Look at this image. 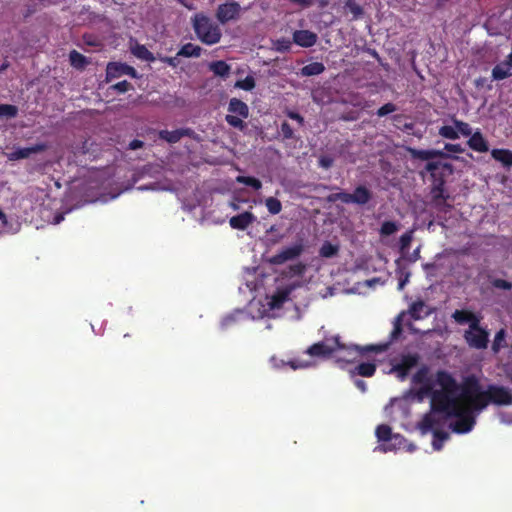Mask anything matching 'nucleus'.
Returning <instances> with one entry per match:
<instances>
[{"label":"nucleus","instance_id":"obj_51","mask_svg":"<svg viewBox=\"0 0 512 512\" xmlns=\"http://www.w3.org/2000/svg\"><path fill=\"white\" fill-rule=\"evenodd\" d=\"M292 3L299 5L303 8L310 7L314 0H290Z\"/></svg>","mask_w":512,"mask_h":512},{"label":"nucleus","instance_id":"obj_38","mask_svg":"<svg viewBox=\"0 0 512 512\" xmlns=\"http://www.w3.org/2000/svg\"><path fill=\"white\" fill-rule=\"evenodd\" d=\"M236 181L238 183H242L248 186L253 187L255 190H259L262 187L261 182L253 177H247V176H238L236 178Z\"/></svg>","mask_w":512,"mask_h":512},{"label":"nucleus","instance_id":"obj_13","mask_svg":"<svg viewBox=\"0 0 512 512\" xmlns=\"http://www.w3.org/2000/svg\"><path fill=\"white\" fill-rule=\"evenodd\" d=\"M452 317L459 324H468L469 327H473L480 323V317L476 314L466 310H456Z\"/></svg>","mask_w":512,"mask_h":512},{"label":"nucleus","instance_id":"obj_35","mask_svg":"<svg viewBox=\"0 0 512 512\" xmlns=\"http://www.w3.org/2000/svg\"><path fill=\"white\" fill-rule=\"evenodd\" d=\"M265 205H266L268 211L274 215L280 213L282 210L281 202L274 197H268L265 200Z\"/></svg>","mask_w":512,"mask_h":512},{"label":"nucleus","instance_id":"obj_10","mask_svg":"<svg viewBox=\"0 0 512 512\" xmlns=\"http://www.w3.org/2000/svg\"><path fill=\"white\" fill-rule=\"evenodd\" d=\"M317 39V35L309 30H297L293 33V41L301 47H311Z\"/></svg>","mask_w":512,"mask_h":512},{"label":"nucleus","instance_id":"obj_43","mask_svg":"<svg viewBox=\"0 0 512 512\" xmlns=\"http://www.w3.org/2000/svg\"><path fill=\"white\" fill-rule=\"evenodd\" d=\"M131 88H132L131 84L129 82H127L126 80L118 82V83L114 84L113 86H111V89L116 90L119 93H124Z\"/></svg>","mask_w":512,"mask_h":512},{"label":"nucleus","instance_id":"obj_49","mask_svg":"<svg viewBox=\"0 0 512 512\" xmlns=\"http://www.w3.org/2000/svg\"><path fill=\"white\" fill-rule=\"evenodd\" d=\"M338 198H339L340 201H342L344 203H353V201H352V194H350V193L339 192L338 193Z\"/></svg>","mask_w":512,"mask_h":512},{"label":"nucleus","instance_id":"obj_52","mask_svg":"<svg viewBox=\"0 0 512 512\" xmlns=\"http://www.w3.org/2000/svg\"><path fill=\"white\" fill-rule=\"evenodd\" d=\"M445 149L450 152L459 153L462 151L460 145L458 144H446Z\"/></svg>","mask_w":512,"mask_h":512},{"label":"nucleus","instance_id":"obj_63","mask_svg":"<svg viewBox=\"0 0 512 512\" xmlns=\"http://www.w3.org/2000/svg\"><path fill=\"white\" fill-rule=\"evenodd\" d=\"M505 62L509 63V66L512 68V52L508 55V57L505 60Z\"/></svg>","mask_w":512,"mask_h":512},{"label":"nucleus","instance_id":"obj_60","mask_svg":"<svg viewBox=\"0 0 512 512\" xmlns=\"http://www.w3.org/2000/svg\"><path fill=\"white\" fill-rule=\"evenodd\" d=\"M0 221L2 222L3 225H6V223H7L6 215L1 210H0Z\"/></svg>","mask_w":512,"mask_h":512},{"label":"nucleus","instance_id":"obj_37","mask_svg":"<svg viewBox=\"0 0 512 512\" xmlns=\"http://www.w3.org/2000/svg\"><path fill=\"white\" fill-rule=\"evenodd\" d=\"M505 337H506V333H505L504 329H501L496 333L493 344H492V349L495 353H497L500 350V348L504 346Z\"/></svg>","mask_w":512,"mask_h":512},{"label":"nucleus","instance_id":"obj_7","mask_svg":"<svg viewBox=\"0 0 512 512\" xmlns=\"http://www.w3.org/2000/svg\"><path fill=\"white\" fill-rule=\"evenodd\" d=\"M122 75H129L133 78L138 77L137 71L132 66H129L127 64L112 62L107 65V68H106L107 80H112V79L118 78Z\"/></svg>","mask_w":512,"mask_h":512},{"label":"nucleus","instance_id":"obj_39","mask_svg":"<svg viewBox=\"0 0 512 512\" xmlns=\"http://www.w3.org/2000/svg\"><path fill=\"white\" fill-rule=\"evenodd\" d=\"M454 125L459 132V135L461 134L465 137H468L472 134V128L468 123L454 119Z\"/></svg>","mask_w":512,"mask_h":512},{"label":"nucleus","instance_id":"obj_40","mask_svg":"<svg viewBox=\"0 0 512 512\" xmlns=\"http://www.w3.org/2000/svg\"><path fill=\"white\" fill-rule=\"evenodd\" d=\"M235 87L250 91L255 87V80L252 76H247L245 79L237 81Z\"/></svg>","mask_w":512,"mask_h":512},{"label":"nucleus","instance_id":"obj_2","mask_svg":"<svg viewBox=\"0 0 512 512\" xmlns=\"http://www.w3.org/2000/svg\"><path fill=\"white\" fill-rule=\"evenodd\" d=\"M194 32L198 39L206 45H214L221 39L222 32L217 23L204 13H196L191 18Z\"/></svg>","mask_w":512,"mask_h":512},{"label":"nucleus","instance_id":"obj_57","mask_svg":"<svg viewBox=\"0 0 512 512\" xmlns=\"http://www.w3.org/2000/svg\"><path fill=\"white\" fill-rule=\"evenodd\" d=\"M327 200H328L329 202H335V201L339 200V198H338V193H336V194H332V195H329V196H328V198H327Z\"/></svg>","mask_w":512,"mask_h":512},{"label":"nucleus","instance_id":"obj_33","mask_svg":"<svg viewBox=\"0 0 512 512\" xmlns=\"http://www.w3.org/2000/svg\"><path fill=\"white\" fill-rule=\"evenodd\" d=\"M69 59H70L71 65L78 69L83 68L87 64L86 58L82 54H80L79 52H77L75 50H73L70 53Z\"/></svg>","mask_w":512,"mask_h":512},{"label":"nucleus","instance_id":"obj_1","mask_svg":"<svg viewBox=\"0 0 512 512\" xmlns=\"http://www.w3.org/2000/svg\"><path fill=\"white\" fill-rule=\"evenodd\" d=\"M387 345L382 346H365L346 345L340 341L339 336L326 338L316 343L306 350V354L311 358H328L333 357L338 362H352L365 352L383 351Z\"/></svg>","mask_w":512,"mask_h":512},{"label":"nucleus","instance_id":"obj_30","mask_svg":"<svg viewBox=\"0 0 512 512\" xmlns=\"http://www.w3.org/2000/svg\"><path fill=\"white\" fill-rule=\"evenodd\" d=\"M18 114V108L15 105L0 104V120L12 119Z\"/></svg>","mask_w":512,"mask_h":512},{"label":"nucleus","instance_id":"obj_9","mask_svg":"<svg viewBox=\"0 0 512 512\" xmlns=\"http://www.w3.org/2000/svg\"><path fill=\"white\" fill-rule=\"evenodd\" d=\"M45 149V144H35L30 147L17 148L14 151L10 152L7 156L9 160L16 161L20 159H26L30 157L32 154L40 153Z\"/></svg>","mask_w":512,"mask_h":512},{"label":"nucleus","instance_id":"obj_31","mask_svg":"<svg viewBox=\"0 0 512 512\" xmlns=\"http://www.w3.org/2000/svg\"><path fill=\"white\" fill-rule=\"evenodd\" d=\"M400 228V225L397 222L393 221H385L381 225L380 228V235L381 236H390L394 233H396Z\"/></svg>","mask_w":512,"mask_h":512},{"label":"nucleus","instance_id":"obj_23","mask_svg":"<svg viewBox=\"0 0 512 512\" xmlns=\"http://www.w3.org/2000/svg\"><path fill=\"white\" fill-rule=\"evenodd\" d=\"M376 366L371 362H364L356 365L353 370H350L352 374H357L363 377H370L375 373Z\"/></svg>","mask_w":512,"mask_h":512},{"label":"nucleus","instance_id":"obj_54","mask_svg":"<svg viewBox=\"0 0 512 512\" xmlns=\"http://www.w3.org/2000/svg\"><path fill=\"white\" fill-rule=\"evenodd\" d=\"M289 118L298 121L300 124L303 123V118L298 113L295 112H289L288 113Z\"/></svg>","mask_w":512,"mask_h":512},{"label":"nucleus","instance_id":"obj_20","mask_svg":"<svg viewBox=\"0 0 512 512\" xmlns=\"http://www.w3.org/2000/svg\"><path fill=\"white\" fill-rule=\"evenodd\" d=\"M131 53L140 60L152 62L155 60L153 54L141 44H134L131 46Z\"/></svg>","mask_w":512,"mask_h":512},{"label":"nucleus","instance_id":"obj_4","mask_svg":"<svg viewBox=\"0 0 512 512\" xmlns=\"http://www.w3.org/2000/svg\"><path fill=\"white\" fill-rule=\"evenodd\" d=\"M413 382L414 384H456L451 375L445 371H438L435 383H433L430 370L425 365L419 367L413 375Z\"/></svg>","mask_w":512,"mask_h":512},{"label":"nucleus","instance_id":"obj_55","mask_svg":"<svg viewBox=\"0 0 512 512\" xmlns=\"http://www.w3.org/2000/svg\"><path fill=\"white\" fill-rule=\"evenodd\" d=\"M398 322H399V318L397 319V321L395 323L394 330L392 332V337L393 338H396L400 334V332H401V327H400V324Z\"/></svg>","mask_w":512,"mask_h":512},{"label":"nucleus","instance_id":"obj_6","mask_svg":"<svg viewBox=\"0 0 512 512\" xmlns=\"http://www.w3.org/2000/svg\"><path fill=\"white\" fill-rule=\"evenodd\" d=\"M241 7L236 2H229L219 5L216 12L217 20L225 24L229 21L236 20L240 16Z\"/></svg>","mask_w":512,"mask_h":512},{"label":"nucleus","instance_id":"obj_56","mask_svg":"<svg viewBox=\"0 0 512 512\" xmlns=\"http://www.w3.org/2000/svg\"><path fill=\"white\" fill-rule=\"evenodd\" d=\"M292 269H293L294 274H302V272L305 269V266L302 264H297Z\"/></svg>","mask_w":512,"mask_h":512},{"label":"nucleus","instance_id":"obj_34","mask_svg":"<svg viewBox=\"0 0 512 512\" xmlns=\"http://www.w3.org/2000/svg\"><path fill=\"white\" fill-rule=\"evenodd\" d=\"M413 233H414V230H410V231L404 233L400 237L399 245H400V251L402 253H406L409 250L411 242L413 240Z\"/></svg>","mask_w":512,"mask_h":512},{"label":"nucleus","instance_id":"obj_3","mask_svg":"<svg viewBox=\"0 0 512 512\" xmlns=\"http://www.w3.org/2000/svg\"><path fill=\"white\" fill-rule=\"evenodd\" d=\"M418 360L419 356L416 354L403 355L391 362L388 373L394 374L398 381H405L410 370L416 367Z\"/></svg>","mask_w":512,"mask_h":512},{"label":"nucleus","instance_id":"obj_16","mask_svg":"<svg viewBox=\"0 0 512 512\" xmlns=\"http://www.w3.org/2000/svg\"><path fill=\"white\" fill-rule=\"evenodd\" d=\"M468 145L471 149L477 152H487L489 150L487 141L484 139V137L479 131L472 133L470 135Z\"/></svg>","mask_w":512,"mask_h":512},{"label":"nucleus","instance_id":"obj_8","mask_svg":"<svg viewBox=\"0 0 512 512\" xmlns=\"http://www.w3.org/2000/svg\"><path fill=\"white\" fill-rule=\"evenodd\" d=\"M302 250L303 247L301 244H295L293 246L286 247L276 255L272 256L270 262L275 265L283 264L288 260H292L298 257L301 254Z\"/></svg>","mask_w":512,"mask_h":512},{"label":"nucleus","instance_id":"obj_27","mask_svg":"<svg viewBox=\"0 0 512 512\" xmlns=\"http://www.w3.org/2000/svg\"><path fill=\"white\" fill-rule=\"evenodd\" d=\"M325 66L320 62H313L301 69L302 76H315L323 73Z\"/></svg>","mask_w":512,"mask_h":512},{"label":"nucleus","instance_id":"obj_42","mask_svg":"<svg viewBox=\"0 0 512 512\" xmlns=\"http://www.w3.org/2000/svg\"><path fill=\"white\" fill-rule=\"evenodd\" d=\"M394 111H396V106L392 103H387L378 109L377 115L379 117H383L390 113H393Z\"/></svg>","mask_w":512,"mask_h":512},{"label":"nucleus","instance_id":"obj_64","mask_svg":"<svg viewBox=\"0 0 512 512\" xmlns=\"http://www.w3.org/2000/svg\"><path fill=\"white\" fill-rule=\"evenodd\" d=\"M352 12H353L355 15H358V14L361 12V10H360V8H359V7L355 6V7H353V8H352Z\"/></svg>","mask_w":512,"mask_h":512},{"label":"nucleus","instance_id":"obj_44","mask_svg":"<svg viewBox=\"0 0 512 512\" xmlns=\"http://www.w3.org/2000/svg\"><path fill=\"white\" fill-rule=\"evenodd\" d=\"M291 47V42L287 39L277 40L275 42V48L278 51H288Z\"/></svg>","mask_w":512,"mask_h":512},{"label":"nucleus","instance_id":"obj_21","mask_svg":"<svg viewBox=\"0 0 512 512\" xmlns=\"http://www.w3.org/2000/svg\"><path fill=\"white\" fill-rule=\"evenodd\" d=\"M432 200L435 206L442 207L445 205L446 196L444 194L443 182L440 181L434 185L431 190Z\"/></svg>","mask_w":512,"mask_h":512},{"label":"nucleus","instance_id":"obj_59","mask_svg":"<svg viewBox=\"0 0 512 512\" xmlns=\"http://www.w3.org/2000/svg\"><path fill=\"white\" fill-rule=\"evenodd\" d=\"M0 221L2 222L3 225H6V223H7L6 215L1 210H0Z\"/></svg>","mask_w":512,"mask_h":512},{"label":"nucleus","instance_id":"obj_61","mask_svg":"<svg viewBox=\"0 0 512 512\" xmlns=\"http://www.w3.org/2000/svg\"><path fill=\"white\" fill-rule=\"evenodd\" d=\"M0 221L2 222L3 225H6V223H7L6 215L1 210H0Z\"/></svg>","mask_w":512,"mask_h":512},{"label":"nucleus","instance_id":"obj_50","mask_svg":"<svg viewBox=\"0 0 512 512\" xmlns=\"http://www.w3.org/2000/svg\"><path fill=\"white\" fill-rule=\"evenodd\" d=\"M440 167V163L439 162H428L426 164V171L427 172H430L431 174L434 173L435 170H437L438 168Z\"/></svg>","mask_w":512,"mask_h":512},{"label":"nucleus","instance_id":"obj_48","mask_svg":"<svg viewBox=\"0 0 512 512\" xmlns=\"http://www.w3.org/2000/svg\"><path fill=\"white\" fill-rule=\"evenodd\" d=\"M281 131L285 138H291L293 136V131L288 123H283L281 125Z\"/></svg>","mask_w":512,"mask_h":512},{"label":"nucleus","instance_id":"obj_28","mask_svg":"<svg viewBox=\"0 0 512 512\" xmlns=\"http://www.w3.org/2000/svg\"><path fill=\"white\" fill-rule=\"evenodd\" d=\"M201 54V48L192 43H187L178 51L177 56L198 57Z\"/></svg>","mask_w":512,"mask_h":512},{"label":"nucleus","instance_id":"obj_32","mask_svg":"<svg viewBox=\"0 0 512 512\" xmlns=\"http://www.w3.org/2000/svg\"><path fill=\"white\" fill-rule=\"evenodd\" d=\"M439 135L442 136L443 138L450 139V140H455V139L459 138V132L455 128V125L454 126H450V125L442 126L439 129Z\"/></svg>","mask_w":512,"mask_h":512},{"label":"nucleus","instance_id":"obj_19","mask_svg":"<svg viewBox=\"0 0 512 512\" xmlns=\"http://www.w3.org/2000/svg\"><path fill=\"white\" fill-rule=\"evenodd\" d=\"M492 157L502 163L505 167L512 166V151L507 149H493L491 151Z\"/></svg>","mask_w":512,"mask_h":512},{"label":"nucleus","instance_id":"obj_26","mask_svg":"<svg viewBox=\"0 0 512 512\" xmlns=\"http://www.w3.org/2000/svg\"><path fill=\"white\" fill-rule=\"evenodd\" d=\"M370 192L363 186H359L355 189L354 193H352V201L356 204H366L370 200Z\"/></svg>","mask_w":512,"mask_h":512},{"label":"nucleus","instance_id":"obj_24","mask_svg":"<svg viewBox=\"0 0 512 512\" xmlns=\"http://www.w3.org/2000/svg\"><path fill=\"white\" fill-rule=\"evenodd\" d=\"M410 314L415 320H418L429 315L430 310L424 302L418 301L411 305Z\"/></svg>","mask_w":512,"mask_h":512},{"label":"nucleus","instance_id":"obj_22","mask_svg":"<svg viewBox=\"0 0 512 512\" xmlns=\"http://www.w3.org/2000/svg\"><path fill=\"white\" fill-rule=\"evenodd\" d=\"M160 170L161 167L159 165H145L141 170L133 175V183H136L146 176L154 177L156 174L160 173Z\"/></svg>","mask_w":512,"mask_h":512},{"label":"nucleus","instance_id":"obj_18","mask_svg":"<svg viewBox=\"0 0 512 512\" xmlns=\"http://www.w3.org/2000/svg\"><path fill=\"white\" fill-rule=\"evenodd\" d=\"M188 132L187 129H176L173 131L161 130L159 132V138L168 143H177L182 137L188 135Z\"/></svg>","mask_w":512,"mask_h":512},{"label":"nucleus","instance_id":"obj_53","mask_svg":"<svg viewBox=\"0 0 512 512\" xmlns=\"http://www.w3.org/2000/svg\"><path fill=\"white\" fill-rule=\"evenodd\" d=\"M141 147H143V142H142V141H140V140H133V141H131V142H130V144H129V148H130L131 150H136V149H139V148H141Z\"/></svg>","mask_w":512,"mask_h":512},{"label":"nucleus","instance_id":"obj_17","mask_svg":"<svg viewBox=\"0 0 512 512\" xmlns=\"http://www.w3.org/2000/svg\"><path fill=\"white\" fill-rule=\"evenodd\" d=\"M228 111L240 116L241 118H247L249 115L247 104L237 98H232L230 100Z\"/></svg>","mask_w":512,"mask_h":512},{"label":"nucleus","instance_id":"obj_29","mask_svg":"<svg viewBox=\"0 0 512 512\" xmlns=\"http://www.w3.org/2000/svg\"><path fill=\"white\" fill-rule=\"evenodd\" d=\"M210 70L217 76L225 77L230 72V66L224 61L212 62L209 65Z\"/></svg>","mask_w":512,"mask_h":512},{"label":"nucleus","instance_id":"obj_11","mask_svg":"<svg viewBox=\"0 0 512 512\" xmlns=\"http://www.w3.org/2000/svg\"><path fill=\"white\" fill-rule=\"evenodd\" d=\"M255 220L256 217L251 212H244L230 218L229 224L233 229L244 230Z\"/></svg>","mask_w":512,"mask_h":512},{"label":"nucleus","instance_id":"obj_62","mask_svg":"<svg viewBox=\"0 0 512 512\" xmlns=\"http://www.w3.org/2000/svg\"><path fill=\"white\" fill-rule=\"evenodd\" d=\"M408 281V277H406L405 279L401 280L398 284V288L401 290L403 289V287L405 286L406 282Z\"/></svg>","mask_w":512,"mask_h":512},{"label":"nucleus","instance_id":"obj_47","mask_svg":"<svg viewBox=\"0 0 512 512\" xmlns=\"http://www.w3.org/2000/svg\"><path fill=\"white\" fill-rule=\"evenodd\" d=\"M178 57L179 56H177V55L175 57H162L161 61L164 63H167L168 65H170L172 67H176L179 63Z\"/></svg>","mask_w":512,"mask_h":512},{"label":"nucleus","instance_id":"obj_12","mask_svg":"<svg viewBox=\"0 0 512 512\" xmlns=\"http://www.w3.org/2000/svg\"><path fill=\"white\" fill-rule=\"evenodd\" d=\"M271 362L273 363L274 367H276V368H285L286 366H289L293 370L300 369V368H307L314 364L313 361L302 360V359H293L288 362H285L284 360L278 359L276 357H272Z\"/></svg>","mask_w":512,"mask_h":512},{"label":"nucleus","instance_id":"obj_5","mask_svg":"<svg viewBox=\"0 0 512 512\" xmlns=\"http://www.w3.org/2000/svg\"><path fill=\"white\" fill-rule=\"evenodd\" d=\"M464 338L470 347L485 349L488 345L489 333L486 329L480 327L479 324H476L465 331Z\"/></svg>","mask_w":512,"mask_h":512},{"label":"nucleus","instance_id":"obj_45","mask_svg":"<svg viewBox=\"0 0 512 512\" xmlns=\"http://www.w3.org/2000/svg\"><path fill=\"white\" fill-rule=\"evenodd\" d=\"M319 164H320L321 167H323L325 169H328V168H330L332 166L333 159L331 157H328V156H322L319 159Z\"/></svg>","mask_w":512,"mask_h":512},{"label":"nucleus","instance_id":"obj_46","mask_svg":"<svg viewBox=\"0 0 512 512\" xmlns=\"http://www.w3.org/2000/svg\"><path fill=\"white\" fill-rule=\"evenodd\" d=\"M494 286L497 288H500V289H505V290H509L512 287V285L509 282L502 280V279L495 280Z\"/></svg>","mask_w":512,"mask_h":512},{"label":"nucleus","instance_id":"obj_58","mask_svg":"<svg viewBox=\"0 0 512 512\" xmlns=\"http://www.w3.org/2000/svg\"><path fill=\"white\" fill-rule=\"evenodd\" d=\"M148 189H151V190H155L157 189V187L155 185H151V186H140L138 187V190H148Z\"/></svg>","mask_w":512,"mask_h":512},{"label":"nucleus","instance_id":"obj_41","mask_svg":"<svg viewBox=\"0 0 512 512\" xmlns=\"http://www.w3.org/2000/svg\"><path fill=\"white\" fill-rule=\"evenodd\" d=\"M226 121L233 127L243 129L244 128V122L243 118L237 115L228 114L226 116Z\"/></svg>","mask_w":512,"mask_h":512},{"label":"nucleus","instance_id":"obj_25","mask_svg":"<svg viewBox=\"0 0 512 512\" xmlns=\"http://www.w3.org/2000/svg\"><path fill=\"white\" fill-rule=\"evenodd\" d=\"M511 67L505 61L496 65L492 70V77L495 80H503L511 76Z\"/></svg>","mask_w":512,"mask_h":512},{"label":"nucleus","instance_id":"obj_36","mask_svg":"<svg viewBox=\"0 0 512 512\" xmlns=\"http://www.w3.org/2000/svg\"><path fill=\"white\" fill-rule=\"evenodd\" d=\"M338 252V246L333 245L329 242H326L322 245L320 249V255L325 258L333 257Z\"/></svg>","mask_w":512,"mask_h":512},{"label":"nucleus","instance_id":"obj_15","mask_svg":"<svg viewBox=\"0 0 512 512\" xmlns=\"http://www.w3.org/2000/svg\"><path fill=\"white\" fill-rule=\"evenodd\" d=\"M408 152L410 153V155L413 158L420 159V160H425V161L445 156V153L443 151H441V150H434V149H431V150H419V149H415V148H409Z\"/></svg>","mask_w":512,"mask_h":512},{"label":"nucleus","instance_id":"obj_14","mask_svg":"<svg viewBox=\"0 0 512 512\" xmlns=\"http://www.w3.org/2000/svg\"><path fill=\"white\" fill-rule=\"evenodd\" d=\"M290 292L291 288L280 289L271 298H267L266 302L269 310L280 308L288 299Z\"/></svg>","mask_w":512,"mask_h":512}]
</instances>
